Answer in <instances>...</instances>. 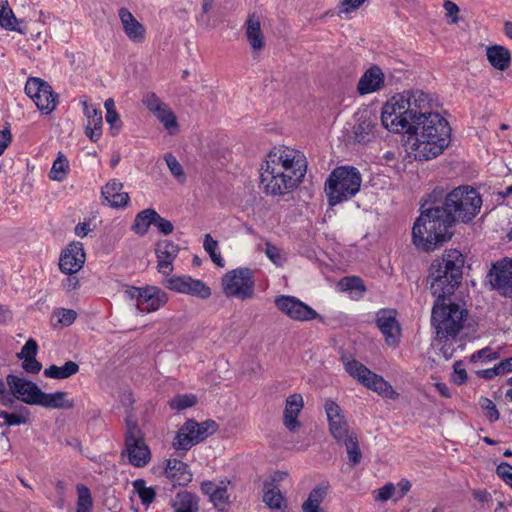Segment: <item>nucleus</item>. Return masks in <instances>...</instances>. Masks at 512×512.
Wrapping results in <instances>:
<instances>
[{"instance_id": "f257e3e1", "label": "nucleus", "mask_w": 512, "mask_h": 512, "mask_svg": "<svg viewBox=\"0 0 512 512\" xmlns=\"http://www.w3.org/2000/svg\"><path fill=\"white\" fill-rule=\"evenodd\" d=\"M464 257L460 251L451 249L434 260L430 266L428 281L430 290L437 299L432 308L431 324L435 329V343L443 357L453 356L456 336L463 328L467 310L459 304L446 302L462 279Z\"/></svg>"}, {"instance_id": "f03ea898", "label": "nucleus", "mask_w": 512, "mask_h": 512, "mask_svg": "<svg viewBox=\"0 0 512 512\" xmlns=\"http://www.w3.org/2000/svg\"><path fill=\"white\" fill-rule=\"evenodd\" d=\"M307 170L305 155L289 147L274 148L266 156L260 170V184L271 195H284L294 190Z\"/></svg>"}, {"instance_id": "7ed1b4c3", "label": "nucleus", "mask_w": 512, "mask_h": 512, "mask_svg": "<svg viewBox=\"0 0 512 512\" xmlns=\"http://www.w3.org/2000/svg\"><path fill=\"white\" fill-rule=\"evenodd\" d=\"M450 132L447 120L437 112L418 117L408 132L415 135L411 145L414 158L422 161L440 155L449 144Z\"/></svg>"}, {"instance_id": "20e7f679", "label": "nucleus", "mask_w": 512, "mask_h": 512, "mask_svg": "<svg viewBox=\"0 0 512 512\" xmlns=\"http://www.w3.org/2000/svg\"><path fill=\"white\" fill-rule=\"evenodd\" d=\"M452 223L439 206L423 209L412 229L413 243L424 251L436 249L448 241Z\"/></svg>"}, {"instance_id": "39448f33", "label": "nucleus", "mask_w": 512, "mask_h": 512, "mask_svg": "<svg viewBox=\"0 0 512 512\" xmlns=\"http://www.w3.org/2000/svg\"><path fill=\"white\" fill-rule=\"evenodd\" d=\"M362 177L358 169L350 166L335 168L325 183V193L331 206L347 201L360 190Z\"/></svg>"}, {"instance_id": "423d86ee", "label": "nucleus", "mask_w": 512, "mask_h": 512, "mask_svg": "<svg viewBox=\"0 0 512 512\" xmlns=\"http://www.w3.org/2000/svg\"><path fill=\"white\" fill-rule=\"evenodd\" d=\"M481 204V197L476 190L458 187L446 195L444 206L441 208L447 217H450V222L453 224L456 220L471 221L479 211Z\"/></svg>"}, {"instance_id": "0eeeda50", "label": "nucleus", "mask_w": 512, "mask_h": 512, "mask_svg": "<svg viewBox=\"0 0 512 512\" xmlns=\"http://www.w3.org/2000/svg\"><path fill=\"white\" fill-rule=\"evenodd\" d=\"M409 107L408 100L401 93L392 96L382 107L383 126L394 133L409 132L412 125Z\"/></svg>"}, {"instance_id": "6e6552de", "label": "nucleus", "mask_w": 512, "mask_h": 512, "mask_svg": "<svg viewBox=\"0 0 512 512\" xmlns=\"http://www.w3.org/2000/svg\"><path fill=\"white\" fill-rule=\"evenodd\" d=\"M344 367L350 376L379 396L390 400H395L399 397V394L388 381L381 375L372 372L359 361L354 359L347 360L344 362Z\"/></svg>"}, {"instance_id": "1a4fd4ad", "label": "nucleus", "mask_w": 512, "mask_h": 512, "mask_svg": "<svg viewBox=\"0 0 512 512\" xmlns=\"http://www.w3.org/2000/svg\"><path fill=\"white\" fill-rule=\"evenodd\" d=\"M222 288L227 297H235L241 300L252 298L254 295L252 270L237 268L227 272L222 278Z\"/></svg>"}, {"instance_id": "9d476101", "label": "nucleus", "mask_w": 512, "mask_h": 512, "mask_svg": "<svg viewBox=\"0 0 512 512\" xmlns=\"http://www.w3.org/2000/svg\"><path fill=\"white\" fill-rule=\"evenodd\" d=\"M124 294L126 298L134 301V304L140 313H151L157 311L168 301L166 293L156 286H130L125 289Z\"/></svg>"}, {"instance_id": "9b49d317", "label": "nucleus", "mask_w": 512, "mask_h": 512, "mask_svg": "<svg viewBox=\"0 0 512 512\" xmlns=\"http://www.w3.org/2000/svg\"><path fill=\"white\" fill-rule=\"evenodd\" d=\"M125 446L129 462L134 467L142 468L150 462V449L145 443L137 424L130 420H127Z\"/></svg>"}, {"instance_id": "f8f14e48", "label": "nucleus", "mask_w": 512, "mask_h": 512, "mask_svg": "<svg viewBox=\"0 0 512 512\" xmlns=\"http://www.w3.org/2000/svg\"><path fill=\"white\" fill-rule=\"evenodd\" d=\"M276 308L288 318L298 322H308L321 319V316L311 306L290 295H280L274 300Z\"/></svg>"}, {"instance_id": "ddd939ff", "label": "nucleus", "mask_w": 512, "mask_h": 512, "mask_svg": "<svg viewBox=\"0 0 512 512\" xmlns=\"http://www.w3.org/2000/svg\"><path fill=\"white\" fill-rule=\"evenodd\" d=\"M25 93L33 100L37 108L45 114L51 113L56 108L57 95L53 93L52 87L40 78H28Z\"/></svg>"}, {"instance_id": "4468645a", "label": "nucleus", "mask_w": 512, "mask_h": 512, "mask_svg": "<svg viewBox=\"0 0 512 512\" xmlns=\"http://www.w3.org/2000/svg\"><path fill=\"white\" fill-rule=\"evenodd\" d=\"M146 108L163 124L170 134L178 131L177 117L155 93H147L142 100Z\"/></svg>"}, {"instance_id": "2eb2a0df", "label": "nucleus", "mask_w": 512, "mask_h": 512, "mask_svg": "<svg viewBox=\"0 0 512 512\" xmlns=\"http://www.w3.org/2000/svg\"><path fill=\"white\" fill-rule=\"evenodd\" d=\"M324 409L327 415L330 434L337 442H341L354 435V433L349 430L342 409L336 402L326 400Z\"/></svg>"}, {"instance_id": "dca6fc26", "label": "nucleus", "mask_w": 512, "mask_h": 512, "mask_svg": "<svg viewBox=\"0 0 512 512\" xmlns=\"http://www.w3.org/2000/svg\"><path fill=\"white\" fill-rule=\"evenodd\" d=\"M492 287L505 297H512V260L503 259L496 262L489 274Z\"/></svg>"}, {"instance_id": "f3484780", "label": "nucleus", "mask_w": 512, "mask_h": 512, "mask_svg": "<svg viewBox=\"0 0 512 512\" xmlns=\"http://www.w3.org/2000/svg\"><path fill=\"white\" fill-rule=\"evenodd\" d=\"M167 287L178 293L188 294L200 299L211 296V289L202 280L190 276H175L168 280Z\"/></svg>"}, {"instance_id": "a211bd4d", "label": "nucleus", "mask_w": 512, "mask_h": 512, "mask_svg": "<svg viewBox=\"0 0 512 512\" xmlns=\"http://www.w3.org/2000/svg\"><path fill=\"white\" fill-rule=\"evenodd\" d=\"M377 326L385 336L387 345L396 347L400 341L401 329L396 320V311L382 309L377 313Z\"/></svg>"}, {"instance_id": "6ab92c4d", "label": "nucleus", "mask_w": 512, "mask_h": 512, "mask_svg": "<svg viewBox=\"0 0 512 512\" xmlns=\"http://www.w3.org/2000/svg\"><path fill=\"white\" fill-rule=\"evenodd\" d=\"M7 384L18 399L30 405L37 404L41 390L35 383L16 375H8Z\"/></svg>"}, {"instance_id": "aec40b11", "label": "nucleus", "mask_w": 512, "mask_h": 512, "mask_svg": "<svg viewBox=\"0 0 512 512\" xmlns=\"http://www.w3.org/2000/svg\"><path fill=\"white\" fill-rule=\"evenodd\" d=\"M85 252L81 243L70 244L62 253L59 268L66 274L78 272L84 265Z\"/></svg>"}, {"instance_id": "412c9836", "label": "nucleus", "mask_w": 512, "mask_h": 512, "mask_svg": "<svg viewBox=\"0 0 512 512\" xmlns=\"http://www.w3.org/2000/svg\"><path fill=\"white\" fill-rule=\"evenodd\" d=\"M303 407L304 400L301 394L294 393L286 398L283 411V425L291 433L298 432L302 427V423L298 420V416L300 415Z\"/></svg>"}, {"instance_id": "4be33fe9", "label": "nucleus", "mask_w": 512, "mask_h": 512, "mask_svg": "<svg viewBox=\"0 0 512 512\" xmlns=\"http://www.w3.org/2000/svg\"><path fill=\"white\" fill-rule=\"evenodd\" d=\"M404 99L408 100L409 110L411 112L412 122L418 117L424 118L428 114H433L432 99L428 94L421 90L405 91L401 93Z\"/></svg>"}, {"instance_id": "5701e85b", "label": "nucleus", "mask_w": 512, "mask_h": 512, "mask_svg": "<svg viewBox=\"0 0 512 512\" xmlns=\"http://www.w3.org/2000/svg\"><path fill=\"white\" fill-rule=\"evenodd\" d=\"M178 252V245L170 240H161L156 244L157 268L161 274L169 275L172 272V264Z\"/></svg>"}, {"instance_id": "b1692460", "label": "nucleus", "mask_w": 512, "mask_h": 512, "mask_svg": "<svg viewBox=\"0 0 512 512\" xmlns=\"http://www.w3.org/2000/svg\"><path fill=\"white\" fill-rule=\"evenodd\" d=\"M164 475L173 485L179 486L188 485L193 477L188 464L176 458L166 460Z\"/></svg>"}, {"instance_id": "393cba45", "label": "nucleus", "mask_w": 512, "mask_h": 512, "mask_svg": "<svg viewBox=\"0 0 512 512\" xmlns=\"http://www.w3.org/2000/svg\"><path fill=\"white\" fill-rule=\"evenodd\" d=\"M83 112L87 119L85 134L92 142H97L102 136V111L95 105L83 102Z\"/></svg>"}, {"instance_id": "a878e982", "label": "nucleus", "mask_w": 512, "mask_h": 512, "mask_svg": "<svg viewBox=\"0 0 512 512\" xmlns=\"http://www.w3.org/2000/svg\"><path fill=\"white\" fill-rule=\"evenodd\" d=\"M384 74L378 66L370 67L359 79L357 90L360 95L376 92L384 85Z\"/></svg>"}, {"instance_id": "bb28decb", "label": "nucleus", "mask_w": 512, "mask_h": 512, "mask_svg": "<svg viewBox=\"0 0 512 512\" xmlns=\"http://www.w3.org/2000/svg\"><path fill=\"white\" fill-rule=\"evenodd\" d=\"M123 184L113 179L109 181L101 190L103 199L107 202V205L113 208L124 207L128 204L129 196L128 193L123 192Z\"/></svg>"}, {"instance_id": "cd10ccee", "label": "nucleus", "mask_w": 512, "mask_h": 512, "mask_svg": "<svg viewBox=\"0 0 512 512\" xmlns=\"http://www.w3.org/2000/svg\"><path fill=\"white\" fill-rule=\"evenodd\" d=\"M119 18L121 20L123 30L127 37L135 42L141 43L145 39L144 26L132 15L126 8L119 10Z\"/></svg>"}, {"instance_id": "c85d7f7f", "label": "nucleus", "mask_w": 512, "mask_h": 512, "mask_svg": "<svg viewBox=\"0 0 512 512\" xmlns=\"http://www.w3.org/2000/svg\"><path fill=\"white\" fill-rule=\"evenodd\" d=\"M245 28V34L253 54H259L265 47V38L261 31L259 18L255 15L249 16Z\"/></svg>"}, {"instance_id": "c756f323", "label": "nucleus", "mask_w": 512, "mask_h": 512, "mask_svg": "<svg viewBox=\"0 0 512 512\" xmlns=\"http://www.w3.org/2000/svg\"><path fill=\"white\" fill-rule=\"evenodd\" d=\"M375 117L363 112L354 126V139L358 143H368L375 137Z\"/></svg>"}, {"instance_id": "7c9ffc66", "label": "nucleus", "mask_w": 512, "mask_h": 512, "mask_svg": "<svg viewBox=\"0 0 512 512\" xmlns=\"http://www.w3.org/2000/svg\"><path fill=\"white\" fill-rule=\"evenodd\" d=\"M182 427L183 431L187 432L193 438L195 444H198L216 431L217 424L213 420H207L202 423H198L194 420H188L182 425Z\"/></svg>"}, {"instance_id": "2f4dec72", "label": "nucleus", "mask_w": 512, "mask_h": 512, "mask_svg": "<svg viewBox=\"0 0 512 512\" xmlns=\"http://www.w3.org/2000/svg\"><path fill=\"white\" fill-rule=\"evenodd\" d=\"M36 405L49 409H71L74 407V401L68 398V393L56 391L54 393L40 392Z\"/></svg>"}, {"instance_id": "473e14b6", "label": "nucleus", "mask_w": 512, "mask_h": 512, "mask_svg": "<svg viewBox=\"0 0 512 512\" xmlns=\"http://www.w3.org/2000/svg\"><path fill=\"white\" fill-rule=\"evenodd\" d=\"M263 501L274 512H288V504L280 488L273 483H264Z\"/></svg>"}, {"instance_id": "72a5a7b5", "label": "nucleus", "mask_w": 512, "mask_h": 512, "mask_svg": "<svg viewBox=\"0 0 512 512\" xmlns=\"http://www.w3.org/2000/svg\"><path fill=\"white\" fill-rule=\"evenodd\" d=\"M489 63L497 70H506L511 63V52L504 46L493 45L486 49Z\"/></svg>"}, {"instance_id": "f704fd0d", "label": "nucleus", "mask_w": 512, "mask_h": 512, "mask_svg": "<svg viewBox=\"0 0 512 512\" xmlns=\"http://www.w3.org/2000/svg\"><path fill=\"white\" fill-rule=\"evenodd\" d=\"M201 491L209 496L211 502L216 507H223L227 503L228 493L225 485H219L212 481H204L201 484Z\"/></svg>"}, {"instance_id": "c9c22d12", "label": "nucleus", "mask_w": 512, "mask_h": 512, "mask_svg": "<svg viewBox=\"0 0 512 512\" xmlns=\"http://www.w3.org/2000/svg\"><path fill=\"white\" fill-rule=\"evenodd\" d=\"M20 22L9 6L8 0H0V27L8 31L25 34V30L18 25Z\"/></svg>"}, {"instance_id": "e433bc0d", "label": "nucleus", "mask_w": 512, "mask_h": 512, "mask_svg": "<svg viewBox=\"0 0 512 512\" xmlns=\"http://www.w3.org/2000/svg\"><path fill=\"white\" fill-rule=\"evenodd\" d=\"M174 512H197L198 498L189 491H180L172 501Z\"/></svg>"}, {"instance_id": "4c0bfd02", "label": "nucleus", "mask_w": 512, "mask_h": 512, "mask_svg": "<svg viewBox=\"0 0 512 512\" xmlns=\"http://www.w3.org/2000/svg\"><path fill=\"white\" fill-rule=\"evenodd\" d=\"M79 371V365L74 361H67L63 366L51 365L44 370V375L52 379H66Z\"/></svg>"}, {"instance_id": "58836bf2", "label": "nucleus", "mask_w": 512, "mask_h": 512, "mask_svg": "<svg viewBox=\"0 0 512 512\" xmlns=\"http://www.w3.org/2000/svg\"><path fill=\"white\" fill-rule=\"evenodd\" d=\"M155 217H158V213L154 209L140 211L135 217L132 230L138 235L146 234L150 225L154 224Z\"/></svg>"}, {"instance_id": "ea45409f", "label": "nucleus", "mask_w": 512, "mask_h": 512, "mask_svg": "<svg viewBox=\"0 0 512 512\" xmlns=\"http://www.w3.org/2000/svg\"><path fill=\"white\" fill-rule=\"evenodd\" d=\"M69 170V160L62 152H58L49 172V177L53 181L62 182L66 179Z\"/></svg>"}, {"instance_id": "a19ab883", "label": "nucleus", "mask_w": 512, "mask_h": 512, "mask_svg": "<svg viewBox=\"0 0 512 512\" xmlns=\"http://www.w3.org/2000/svg\"><path fill=\"white\" fill-rule=\"evenodd\" d=\"M325 495L326 490L324 488H314L302 505L303 512H324L320 505L323 502Z\"/></svg>"}, {"instance_id": "79ce46f5", "label": "nucleus", "mask_w": 512, "mask_h": 512, "mask_svg": "<svg viewBox=\"0 0 512 512\" xmlns=\"http://www.w3.org/2000/svg\"><path fill=\"white\" fill-rule=\"evenodd\" d=\"M29 415V411L26 408H22L13 413L6 411L0 412V418L3 419V424L7 426L26 424L29 422Z\"/></svg>"}, {"instance_id": "37998d69", "label": "nucleus", "mask_w": 512, "mask_h": 512, "mask_svg": "<svg viewBox=\"0 0 512 512\" xmlns=\"http://www.w3.org/2000/svg\"><path fill=\"white\" fill-rule=\"evenodd\" d=\"M133 488L135 492L138 494L141 503L143 505H150L156 497V492L154 488L147 487L146 482L143 479H137L133 482Z\"/></svg>"}, {"instance_id": "c03bdc74", "label": "nucleus", "mask_w": 512, "mask_h": 512, "mask_svg": "<svg viewBox=\"0 0 512 512\" xmlns=\"http://www.w3.org/2000/svg\"><path fill=\"white\" fill-rule=\"evenodd\" d=\"M77 506L75 512H91L93 501L90 490L84 485L77 486Z\"/></svg>"}, {"instance_id": "a18cd8bd", "label": "nucleus", "mask_w": 512, "mask_h": 512, "mask_svg": "<svg viewBox=\"0 0 512 512\" xmlns=\"http://www.w3.org/2000/svg\"><path fill=\"white\" fill-rule=\"evenodd\" d=\"M340 443H343L346 446L348 459L351 465H357L360 462L362 455L356 435L354 434L353 436L341 441Z\"/></svg>"}, {"instance_id": "49530a36", "label": "nucleus", "mask_w": 512, "mask_h": 512, "mask_svg": "<svg viewBox=\"0 0 512 512\" xmlns=\"http://www.w3.org/2000/svg\"><path fill=\"white\" fill-rule=\"evenodd\" d=\"M203 247L205 251L210 255L211 260L219 267L224 266V259L218 252V242L214 240L210 234H206L204 237Z\"/></svg>"}, {"instance_id": "de8ad7c7", "label": "nucleus", "mask_w": 512, "mask_h": 512, "mask_svg": "<svg viewBox=\"0 0 512 512\" xmlns=\"http://www.w3.org/2000/svg\"><path fill=\"white\" fill-rule=\"evenodd\" d=\"M373 498L377 502H386L390 499L393 501H398L396 499V486L392 482H387L381 488H378L372 492Z\"/></svg>"}, {"instance_id": "09e8293b", "label": "nucleus", "mask_w": 512, "mask_h": 512, "mask_svg": "<svg viewBox=\"0 0 512 512\" xmlns=\"http://www.w3.org/2000/svg\"><path fill=\"white\" fill-rule=\"evenodd\" d=\"M164 159L171 174L176 178L178 182L184 183L186 180V175L184 173L182 165L179 163L176 157L173 156L171 153H167L164 156Z\"/></svg>"}, {"instance_id": "8fccbe9b", "label": "nucleus", "mask_w": 512, "mask_h": 512, "mask_svg": "<svg viewBox=\"0 0 512 512\" xmlns=\"http://www.w3.org/2000/svg\"><path fill=\"white\" fill-rule=\"evenodd\" d=\"M173 447L176 450H183L188 451L191 447H193L195 442L193 441V438L187 433L183 431V427L178 430L176 436L173 440Z\"/></svg>"}, {"instance_id": "3c124183", "label": "nucleus", "mask_w": 512, "mask_h": 512, "mask_svg": "<svg viewBox=\"0 0 512 512\" xmlns=\"http://www.w3.org/2000/svg\"><path fill=\"white\" fill-rule=\"evenodd\" d=\"M196 403V397L193 394L177 395L170 401V406L175 410H183L192 407Z\"/></svg>"}, {"instance_id": "603ef678", "label": "nucleus", "mask_w": 512, "mask_h": 512, "mask_svg": "<svg viewBox=\"0 0 512 512\" xmlns=\"http://www.w3.org/2000/svg\"><path fill=\"white\" fill-rule=\"evenodd\" d=\"M339 285L343 291H360L364 292L365 287L363 281L356 276L344 277L340 280Z\"/></svg>"}, {"instance_id": "864d4df0", "label": "nucleus", "mask_w": 512, "mask_h": 512, "mask_svg": "<svg viewBox=\"0 0 512 512\" xmlns=\"http://www.w3.org/2000/svg\"><path fill=\"white\" fill-rule=\"evenodd\" d=\"M480 407L483 409L485 416L491 421L495 422L499 419V412L496 405L489 398L482 397L479 401Z\"/></svg>"}, {"instance_id": "5fc2aeb1", "label": "nucleus", "mask_w": 512, "mask_h": 512, "mask_svg": "<svg viewBox=\"0 0 512 512\" xmlns=\"http://www.w3.org/2000/svg\"><path fill=\"white\" fill-rule=\"evenodd\" d=\"M54 316L57 318V323L61 324L62 326H69L71 325L76 317L77 313L72 309H59L54 313Z\"/></svg>"}, {"instance_id": "6e6d98bb", "label": "nucleus", "mask_w": 512, "mask_h": 512, "mask_svg": "<svg viewBox=\"0 0 512 512\" xmlns=\"http://www.w3.org/2000/svg\"><path fill=\"white\" fill-rule=\"evenodd\" d=\"M38 352V344L37 342L30 338L26 341L21 351L17 354V357L21 360L26 358L36 357Z\"/></svg>"}, {"instance_id": "4d7b16f0", "label": "nucleus", "mask_w": 512, "mask_h": 512, "mask_svg": "<svg viewBox=\"0 0 512 512\" xmlns=\"http://www.w3.org/2000/svg\"><path fill=\"white\" fill-rule=\"evenodd\" d=\"M265 253L267 257L277 266H282L284 262V258L281 254V251L276 246L271 243L266 244Z\"/></svg>"}, {"instance_id": "13d9d810", "label": "nucleus", "mask_w": 512, "mask_h": 512, "mask_svg": "<svg viewBox=\"0 0 512 512\" xmlns=\"http://www.w3.org/2000/svg\"><path fill=\"white\" fill-rule=\"evenodd\" d=\"M467 380V373L465 368L463 367V364L460 362H456L454 364V371L452 374V381L456 385H462Z\"/></svg>"}, {"instance_id": "bf43d9fd", "label": "nucleus", "mask_w": 512, "mask_h": 512, "mask_svg": "<svg viewBox=\"0 0 512 512\" xmlns=\"http://www.w3.org/2000/svg\"><path fill=\"white\" fill-rule=\"evenodd\" d=\"M154 225L161 233L165 235L171 234L174 229L173 224L169 220L161 217L159 214L158 217H155Z\"/></svg>"}, {"instance_id": "052dcab7", "label": "nucleus", "mask_w": 512, "mask_h": 512, "mask_svg": "<svg viewBox=\"0 0 512 512\" xmlns=\"http://www.w3.org/2000/svg\"><path fill=\"white\" fill-rule=\"evenodd\" d=\"M106 121L110 125L112 135H116L119 132L121 126L120 117L117 111L106 112Z\"/></svg>"}, {"instance_id": "680f3d73", "label": "nucleus", "mask_w": 512, "mask_h": 512, "mask_svg": "<svg viewBox=\"0 0 512 512\" xmlns=\"http://www.w3.org/2000/svg\"><path fill=\"white\" fill-rule=\"evenodd\" d=\"M498 358V354L496 352H492L490 348H484L474 353L471 356L472 361L483 360V361H491Z\"/></svg>"}, {"instance_id": "e2e57ef3", "label": "nucleus", "mask_w": 512, "mask_h": 512, "mask_svg": "<svg viewBox=\"0 0 512 512\" xmlns=\"http://www.w3.org/2000/svg\"><path fill=\"white\" fill-rule=\"evenodd\" d=\"M366 0H342L340 4V13L348 14L357 10Z\"/></svg>"}, {"instance_id": "0e129e2a", "label": "nucleus", "mask_w": 512, "mask_h": 512, "mask_svg": "<svg viewBox=\"0 0 512 512\" xmlns=\"http://www.w3.org/2000/svg\"><path fill=\"white\" fill-rule=\"evenodd\" d=\"M496 472L507 484L512 480V466L508 463L498 465Z\"/></svg>"}, {"instance_id": "69168bd1", "label": "nucleus", "mask_w": 512, "mask_h": 512, "mask_svg": "<svg viewBox=\"0 0 512 512\" xmlns=\"http://www.w3.org/2000/svg\"><path fill=\"white\" fill-rule=\"evenodd\" d=\"M22 366L28 373H38L42 368L41 363L36 360V357L23 359Z\"/></svg>"}, {"instance_id": "338daca9", "label": "nucleus", "mask_w": 512, "mask_h": 512, "mask_svg": "<svg viewBox=\"0 0 512 512\" xmlns=\"http://www.w3.org/2000/svg\"><path fill=\"white\" fill-rule=\"evenodd\" d=\"M396 499H402L411 489V483L407 479L400 480L396 485Z\"/></svg>"}, {"instance_id": "774afa93", "label": "nucleus", "mask_w": 512, "mask_h": 512, "mask_svg": "<svg viewBox=\"0 0 512 512\" xmlns=\"http://www.w3.org/2000/svg\"><path fill=\"white\" fill-rule=\"evenodd\" d=\"M494 367L497 372V375L512 372V357L500 361Z\"/></svg>"}]
</instances>
